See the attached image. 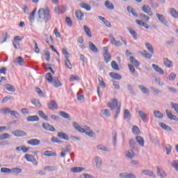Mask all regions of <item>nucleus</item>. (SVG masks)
Instances as JSON below:
<instances>
[{
	"label": "nucleus",
	"instance_id": "1",
	"mask_svg": "<svg viewBox=\"0 0 178 178\" xmlns=\"http://www.w3.org/2000/svg\"><path fill=\"white\" fill-rule=\"evenodd\" d=\"M38 22L40 24H42V23H48L49 22V19H51V15L49 14V10L48 8L44 9L40 8L38 11Z\"/></svg>",
	"mask_w": 178,
	"mask_h": 178
},
{
	"label": "nucleus",
	"instance_id": "2",
	"mask_svg": "<svg viewBox=\"0 0 178 178\" xmlns=\"http://www.w3.org/2000/svg\"><path fill=\"white\" fill-rule=\"evenodd\" d=\"M107 105L108 107L111 108V109H116L117 108L114 118L115 119H118L119 113H120V102L119 103V102H118V99H113L111 102H108Z\"/></svg>",
	"mask_w": 178,
	"mask_h": 178
},
{
	"label": "nucleus",
	"instance_id": "3",
	"mask_svg": "<svg viewBox=\"0 0 178 178\" xmlns=\"http://www.w3.org/2000/svg\"><path fill=\"white\" fill-rule=\"evenodd\" d=\"M108 47H104V54L103 56L104 58V61L106 63H108V62H111L112 60V56L111 55V53L108 51Z\"/></svg>",
	"mask_w": 178,
	"mask_h": 178
},
{
	"label": "nucleus",
	"instance_id": "4",
	"mask_svg": "<svg viewBox=\"0 0 178 178\" xmlns=\"http://www.w3.org/2000/svg\"><path fill=\"white\" fill-rule=\"evenodd\" d=\"M156 16L157 19L162 23V24H164V26H166L167 27L169 26V23H168V21L166 20V18L163 15L161 14H156Z\"/></svg>",
	"mask_w": 178,
	"mask_h": 178
},
{
	"label": "nucleus",
	"instance_id": "5",
	"mask_svg": "<svg viewBox=\"0 0 178 178\" xmlns=\"http://www.w3.org/2000/svg\"><path fill=\"white\" fill-rule=\"evenodd\" d=\"M42 127L47 131H56V129L48 122H44L42 124Z\"/></svg>",
	"mask_w": 178,
	"mask_h": 178
},
{
	"label": "nucleus",
	"instance_id": "6",
	"mask_svg": "<svg viewBox=\"0 0 178 178\" xmlns=\"http://www.w3.org/2000/svg\"><path fill=\"white\" fill-rule=\"evenodd\" d=\"M12 134H13L15 137H25V136H27V133L22 130L13 131Z\"/></svg>",
	"mask_w": 178,
	"mask_h": 178
},
{
	"label": "nucleus",
	"instance_id": "7",
	"mask_svg": "<svg viewBox=\"0 0 178 178\" xmlns=\"http://www.w3.org/2000/svg\"><path fill=\"white\" fill-rule=\"evenodd\" d=\"M142 10L144 13H146L149 16H152V10H151V7L148 5H143L142 7Z\"/></svg>",
	"mask_w": 178,
	"mask_h": 178
},
{
	"label": "nucleus",
	"instance_id": "8",
	"mask_svg": "<svg viewBox=\"0 0 178 178\" xmlns=\"http://www.w3.org/2000/svg\"><path fill=\"white\" fill-rule=\"evenodd\" d=\"M47 106L49 109H51V111H54V109H58V104L55 100H51L50 103L47 104Z\"/></svg>",
	"mask_w": 178,
	"mask_h": 178
},
{
	"label": "nucleus",
	"instance_id": "9",
	"mask_svg": "<svg viewBox=\"0 0 178 178\" xmlns=\"http://www.w3.org/2000/svg\"><path fill=\"white\" fill-rule=\"evenodd\" d=\"M27 143L29 145H33V147H35L37 145H40L41 144V140L38 139H31L28 140Z\"/></svg>",
	"mask_w": 178,
	"mask_h": 178
},
{
	"label": "nucleus",
	"instance_id": "10",
	"mask_svg": "<svg viewBox=\"0 0 178 178\" xmlns=\"http://www.w3.org/2000/svg\"><path fill=\"white\" fill-rule=\"evenodd\" d=\"M56 88L62 87V83L59 81V79L56 76L54 77L53 81L51 82Z\"/></svg>",
	"mask_w": 178,
	"mask_h": 178
},
{
	"label": "nucleus",
	"instance_id": "11",
	"mask_svg": "<svg viewBox=\"0 0 178 178\" xmlns=\"http://www.w3.org/2000/svg\"><path fill=\"white\" fill-rule=\"evenodd\" d=\"M57 137H58V138H60L61 140H65L66 141H69V135L63 132H58L57 134Z\"/></svg>",
	"mask_w": 178,
	"mask_h": 178
},
{
	"label": "nucleus",
	"instance_id": "12",
	"mask_svg": "<svg viewBox=\"0 0 178 178\" xmlns=\"http://www.w3.org/2000/svg\"><path fill=\"white\" fill-rule=\"evenodd\" d=\"M72 124H73V127L75 129V130H76L79 133H84L86 131L84 128H83V127H80V125H79V123L74 122Z\"/></svg>",
	"mask_w": 178,
	"mask_h": 178
},
{
	"label": "nucleus",
	"instance_id": "13",
	"mask_svg": "<svg viewBox=\"0 0 178 178\" xmlns=\"http://www.w3.org/2000/svg\"><path fill=\"white\" fill-rule=\"evenodd\" d=\"M142 173L143 175H145V176H149V177H156L155 174H154V172L149 170H143Z\"/></svg>",
	"mask_w": 178,
	"mask_h": 178
},
{
	"label": "nucleus",
	"instance_id": "14",
	"mask_svg": "<svg viewBox=\"0 0 178 178\" xmlns=\"http://www.w3.org/2000/svg\"><path fill=\"white\" fill-rule=\"evenodd\" d=\"M75 15L76 19L80 20V22L84 19V13H83V12H81L80 10H76Z\"/></svg>",
	"mask_w": 178,
	"mask_h": 178
},
{
	"label": "nucleus",
	"instance_id": "15",
	"mask_svg": "<svg viewBox=\"0 0 178 178\" xmlns=\"http://www.w3.org/2000/svg\"><path fill=\"white\" fill-rule=\"evenodd\" d=\"M109 76L111 79H113V80H122V75L118 73L110 72Z\"/></svg>",
	"mask_w": 178,
	"mask_h": 178
},
{
	"label": "nucleus",
	"instance_id": "16",
	"mask_svg": "<svg viewBox=\"0 0 178 178\" xmlns=\"http://www.w3.org/2000/svg\"><path fill=\"white\" fill-rule=\"evenodd\" d=\"M105 7L108 9V10H113L115 9V6L109 0H106L104 3Z\"/></svg>",
	"mask_w": 178,
	"mask_h": 178
},
{
	"label": "nucleus",
	"instance_id": "17",
	"mask_svg": "<svg viewBox=\"0 0 178 178\" xmlns=\"http://www.w3.org/2000/svg\"><path fill=\"white\" fill-rule=\"evenodd\" d=\"M89 48L92 52H94L95 54H98L99 50L98 48H97V46L92 42H89Z\"/></svg>",
	"mask_w": 178,
	"mask_h": 178
},
{
	"label": "nucleus",
	"instance_id": "18",
	"mask_svg": "<svg viewBox=\"0 0 178 178\" xmlns=\"http://www.w3.org/2000/svg\"><path fill=\"white\" fill-rule=\"evenodd\" d=\"M152 67L155 70V72H157L160 74H165V72H163V70L156 64H152Z\"/></svg>",
	"mask_w": 178,
	"mask_h": 178
},
{
	"label": "nucleus",
	"instance_id": "19",
	"mask_svg": "<svg viewBox=\"0 0 178 178\" xmlns=\"http://www.w3.org/2000/svg\"><path fill=\"white\" fill-rule=\"evenodd\" d=\"M129 60H130L131 63H132V65L134 66H135L136 67H138V66H140V62L138 60H137L136 59V58H134V56H130Z\"/></svg>",
	"mask_w": 178,
	"mask_h": 178
},
{
	"label": "nucleus",
	"instance_id": "20",
	"mask_svg": "<svg viewBox=\"0 0 178 178\" xmlns=\"http://www.w3.org/2000/svg\"><path fill=\"white\" fill-rule=\"evenodd\" d=\"M4 87L7 91H9V92H15L16 91V88H15V86H12L10 83H7L4 85Z\"/></svg>",
	"mask_w": 178,
	"mask_h": 178
},
{
	"label": "nucleus",
	"instance_id": "21",
	"mask_svg": "<svg viewBox=\"0 0 178 178\" xmlns=\"http://www.w3.org/2000/svg\"><path fill=\"white\" fill-rule=\"evenodd\" d=\"M85 168L83 167H74L71 168L70 172H72V173H80L83 172V170H85Z\"/></svg>",
	"mask_w": 178,
	"mask_h": 178
},
{
	"label": "nucleus",
	"instance_id": "22",
	"mask_svg": "<svg viewBox=\"0 0 178 178\" xmlns=\"http://www.w3.org/2000/svg\"><path fill=\"white\" fill-rule=\"evenodd\" d=\"M128 67L132 74L135 76V77H138V72H136V68H134V65L129 64L128 65Z\"/></svg>",
	"mask_w": 178,
	"mask_h": 178
},
{
	"label": "nucleus",
	"instance_id": "23",
	"mask_svg": "<svg viewBox=\"0 0 178 178\" xmlns=\"http://www.w3.org/2000/svg\"><path fill=\"white\" fill-rule=\"evenodd\" d=\"M157 175L159 177L165 178L166 177V172L163 170L161 169L159 167H157Z\"/></svg>",
	"mask_w": 178,
	"mask_h": 178
},
{
	"label": "nucleus",
	"instance_id": "24",
	"mask_svg": "<svg viewBox=\"0 0 178 178\" xmlns=\"http://www.w3.org/2000/svg\"><path fill=\"white\" fill-rule=\"evenodd\" d=\"M159 126H160V127L163 128V130H165L166 131H172V127L166 125V124L163 123V122H159Z\"/></svg>",
	"mask_w": 178,
	"mask_h": 178
},
{
	"label": "nucleus",
	"instance_id": "25",
	"mask_svg": "<svg viewBox=\"0 0 178 178\" xmlns=\"http://www.w3.org/2000/svg\"><path fill=\"white\" fill-rule=\"evenodd\" d=\"M127 30L131 33L134 40H137V32L136 31L133 30L131 27H127Z\"/></svg>",
	"mask_w": 178,
	"mask_h": 178
},
{
	"label": "nucleus",
	"instance_id": "26",
	"mask_svg": "<svg viewBox=\"0 0 178 178\" xmlns=\"http://www.w3.org/2000/svg\"><path fill=\"white\" fill-rule=\"evenodd\" d=\"M27 122H38L40 118L37 115H29L26 118Z\"/></svg>",
	"mask_w": 178,
	"mask_h": 178
},
{
	"label": "nucleus",
	"instance_id": "27",
	"mask_svg": "<svg viewBox=\"0 0 178 178\" xmlns=\"http://www.w3.org/2000/svg\"><path fill=\"white\" fill-rule=\"evenodd\" d=\"M134 151H136V149H132L128 150L126 154L127 158H129V159H133V158H134V156H136L134 154Z\"/></svg>",
	"mask_w": 178,
	"mask_h": 178
},
{
	"label": "nucleus",
	"instance_id": "28",
	"mask_svg": "<svg viewBox=\"0 0 178 178\" xmlns=\"http://www.w3.org/2000/svg\"><path fill=\"white\" fill-rule=\"evenodd\" d=\"M111 43L113 45H115V47H122L123 45V44H122L120 42V41L116 40V39L113 38V39H111Z\"/></svg>",
	"mask_w": 178,
	"mask_h": 178
},
{
	"label": "nucleus",
	"instance_id": "29",
	"mask_svg": "<svg viewBox=\"0 0 178 178\" xmlns=\"http://www.w3.org/2000/svg\"><path fill=\"white\" fill-rule=\"evenodd\" d=\"M138 88L142 91L143 94H147V95H149V90L145 86L143 85L138 86Z\"/></svg>",
	"mask_w": 178,
	"mask_h": 178
},
{
	"label": "nucleus",
	"instance_id": "30",
	"mask_svg": "<svg viewBox=\"0 0 178 178\" xmlns=\"http://www.w3.org/2000/svg\"><path fill=\"white\" fill-rule=\"evenodd\" d=\"M120 177H122V178H136V175H134V174L121 173V174H120Z\"/></svg>",
	"mask_w": 178,
	"mask_h": 178
},
{
	"label": "nucleus",
	"instance_id": "31",
	"mask_svg": "<svg viewBox=\"0 0 178 178\" xmlns=\"http://www.w3.org/2000/svg\"><path fill=\"white\" fill-rule=\"evenodd\" d=\"M24 158L28 162H35V159L34 158V156L31 154H26L24 156Z\"/></svg>",
	"mask_w": 178,
	"mask_h": 178
},
{
	"label": "nucleus",
	"instance_id": "32",
	"mask_svg": "<svg viewBox=\"0 0 178 178\" xmlns=\"http://www.w3.org/2000/svg\"><path fill=\"white\" fill-rule=\"evenodd\" d=\"M95 162L97 168H101V165H102V159L99 156H96L95 157Z\"/></svg>",
	"mask_w": 178,
	"mask_h": 178
},
{
	"label": "nucleus",
	"instance_id": "33",
	"mask_svg": "<svg viewBox=\"0 0 178 178\" xmlns=\"http://www.w3.org/2000/svg\"><path fill=\"white\" fill-rule=\"evenodd\" d=\"M44 170L47 172H54L55 170H58V167L56 166H45L44 168Z\"/></svg>",
	"mask_w": 178,
	"mask_h": 178
},
{
	"label": "nucleus",
	"instance_id": "34",
	"mask_svg": "<svg viewBox=\"0 0 178 178\" xmlns=\"http://www.w3.org/2000/svg\"><path fill=\"white\" fill-rule=\"evenodd\" d=\"M136 140L140 147H144V138L143 137L138 136L136 137Z\"/></svg>",
	"mask_w": 178,
	"mask_h": 178
},
{
	"label": "nucleus",
	"instance_id": "35",
	"mask_svg": "<svg viewBox=\"0 0 178 178\" xmlns=\"http://www.w3.org/2000/svg\"><path fill=\"white\" fill-rule=\"evenodd\" d=\"M0 113H1V115H8V113H10V108L6 107L0 109Z\"/></svg>",
	"mask_w": 178,
	"mask_h": 178
},
{
	"label": "nucleus",
	"instance_id": "36",
	"mask_svg": "<svg viewBox=\"0 0 178 178\" xmlns=\"http://www.w3.org/2000/svg\"><path fill=\"white\" fill-rule=\"evenodd\" d=\"M44 156H56V152H52V151L47 150L43 153Z\"/></svg>",
	"mask_w": 178,
	"mask_h": 178
},
{
	"label": "nucleus",
	"instance_id": "37",
	"mask_svg": "<svg viewBox=\"0 0 178 178\" xmlns=\"http://www.w3.org/2000/svg\"><path fill=\"white\" fill-rule=\"evenodd\" d=\"M45 79L49 83H52V81H54V76H52V74L51 72L46 74Z\"/></svg>",
	"mask_w": 178,
	"mask_h": 178
},
{
	"label": "nucleus",
	"instance_id": "38",
	"mask_svg": "<svg viewBox=\"0 0 178 178\" xmlns=\"http://www.w3.org/2000/svg\"><path fill=\"white\" fill-rule=\"evenodd\" d=\"M128 90L129 91L131 95H136L137 92L134 89L133 85L128 84L127 85Z\"/></svg>",
	"mask_w": 178,
	"mask_h": 178
},
{
	"label": "nucleus",
	"instance_id": "39",
	"mask_svg": "<svg viewBox=\"0 0 178 178\" xmlns=\"http://www.w3.org/2000/svg\"><path fill=\"white\" fill-rule=\"evenodd\" d=\"M80 7L82 8V9H85L86 10H88V11L91 10V6L86 3H81Z\"/></svg>",
	"mask_w": 178,
	"mask_h": 178
},
{
	"label": "nucleus",
	"instance_id": "40",
	"mask_svg": "<svg viewBox=\"0 0 178 178\" xmlns=\"http://www.w3.org/2000/svg\"><path fill=\"white\" fill-rule=\"evenodd\" d=\"M38 115L40 118H42V119H44V120H46V122H48V116L45 115V113L44 111H39Z\"/></svg>",
	"mask_w": 178,
	"mask_h": 178
},
{
	"label": "nucleus",
	"instance_id": "41",
	"mask_svg": "<svg viewBox=\"0 0 178 178\" xmlns=\"http://www.w3.org/2000/svg\"><path fill=\"white\" fill-rule=\"evenodd\" d=\"M132 131H133L134 134H135L136 136H138V134H140V133H141V131H140V128H138V127H137V126L133 127Z\"/></svg>",
	"mask_w": 178,
	"mask_h": 178
},
{
	"label": "nucleus",
	"instance_id": "42",
	"mask_svg": "<svg viewBox=\"0 0 178 178\" xmlns=\"http://www.w3.org/2000/svg\"><path fill=\"white\" fill-rule=\"evenodd\" d=\"M8 138H10V135L8 133H4L0 135V141H2L3 140H6Z\"/></svg>",
	"mask_w": 178,
	"mask_h": 178
},
{
	"label": "nucleus",
	"instance_id": "43",
	"mask_svg": "<svg viewBox=\"0 0 178 178\" xmlns=\"http://www.w3.org/2000/svg\"><path fill=\"white\" fill-rule=\"evenodd\" d=\"M164 65L166 66V67H172V62L168 58H164L163 59Z\"/></svg>",
	"mask_w": 178,
	"mask_h": 178
},
{
	"label": "nucleus",
	"instance_id": "44",
	"mask_svg": "<svg viewBox=\"0 0 178 178\" xmlns=\"http://www.w3.org/2000/svg\"><path fill=\"white\" fill-rule=\"evenodd\" d=\"M154 115L155 118H157L158 119H162L163 118V114H162L159 111H154Z\"/></svg>",
	"mask_w": 178,
	"mask_h": 178
},
{
	"label": "nucleus",
	"instance_id": "45",
	"mask_svg": "<svg viewBox=\"0 0 178 178\" xmlns=\"http://www.w3.org/2000/svg\"><path fill=\"white\" fill-rule=\"evenodd\" d=\"M59 115L60 116H62V118H63L64 119H69V118H70V114L65 111H60Z\"/></svg>",
	"mask_w": 178,
	"mask_h": 178
},
{
	"label": "nucleus",
	"instance_id": "46",
	"mask_svg": "<svg viewBox=\"0 0 178 178\" xmlns=\"http://www.w3.org/2000/svg\"><path fill=\"white\" fill-rule=\"evenodd\" d=\"M83 30L87 35H88L90 38L92 37V35L91 34V30H90L87 26H83Z\"/></svg>",
	"mask_w": 178,
	"mask_h": 178
},
{
	"label": "nucleus",
	"instance_id": "47",
	"mask_svg": "<svg viewBox=\"0 0 178 178\" xmlns=\"http://www.w3.org/2000/svg\"><path fill=\"white\" fill-rule=\"evenodd\" d=\"M97 148V149H99L100 151H105L106 152H109V149H108L104 145H98Z\"/></svg>",
	"mask_w": 178,
	"mask_h": 178
},
{
	"label": "nucleus",
	"instance_id": "48",
	"mask_svg": "<svg viewBox=\"0 0 178 178\" xmlns=\"http://www.w3.org/2000/svg\"><path fill=\"white\" fill-rule=\"evenodd\" d=\"M111 67L114 69V70H120L119 65H118V63H116L115 60L111 62Z\"/></svg>",
	"mask_w": 178,
	"mask_h": 178
},
{
	"label": "nucleus",
	"instance_id": "49",
	"mask_svg": "<svg viewBox=\"0 0 178 178\" xmlns=\"http://www.w3.org/2000/svg\"><path fill=\"white\" fill-rule=\"evenodd\" d=\"M98 80H99V86L102 87V88H105V87H106V84L104 81V79L102 78V76H99Z\"/></svg>",
	"mask_w": 178,
	"mask_h": 178
},
{
	"label": "nucleus",
	"instance_id": "50",
	"mask_svg": "<svg viewBox=\"0 0 178 178\" xmlns=\"http://www.w3.org/2000/svg\"><path fill=\"white\" fill-rule=\"evenodd\" d=\"M139 116L143 122H145V119H147V114H145L144 111H139Z\"/></svg>",
	"mask_w": 178,
	"mask_h": 178
},
{
	"label": "nucleus",
	"instance_id": "51",
	"mask_svg": "<svg viewBox=\"0 0 178 178\" xmlns=\"http://www.w3.org/2000/svg\"><path fill=\"white\" fill-rule=\"evenodd\" d=\"M145 47L150 54H154V47L151 44L145 43Z\"/></svg>",
	"mask_w": 178,
	"mask_h": 178
},
{
	"label": "nucleus",
	"instance_id": "52",
	"mask_svg": "<svg viewBox=\"0 0 178 178\" xmlns=\"http://www.w3.org/2000/svg\"><path fill=\"white\" fill-rule=\"evenodd\" d=\"M150 90L156 95H159V94H162V91L159 90L158 88H154V87H150Z\"/></svg>",
	"mask_w": 178,
	"mask_h": 178
},
{
	"label": "nucleus",
	"instance_id": "53",
	"mask_svg": "<svg viewBox=\"0 0 178 178\" xmlns=\"http://www.w3.org/2000/svg\"><path fill=\"white\" fill-rule=\"evenodd\" d=\"M17 62L19 66H23V65H24V58L22 56H19L17 58Z\"/></svg>",
	"mask_w": 178,
	"mask_h": 178
},
{
	"label": "nucleus",
	"instance_id": "54",
	"mask_svg": "<svg viewBox=\"0 0 178 178\" xmlns=\"http://www.w3.org/2000/svg\"><path fill=\"white\" fill-rule=\"evenodd\" d=\"M44 52L45 56H47L46 60L47 62H50L51 61V53H49V51H48V49L44 50Z\"/></svg>",
	"mask_w": 178,
	"mask_h": 178
},
{
	"label": "nucleus",
	"instance_id": "55",
	"mask_svg": "<svg viewBox=\"0 0 178 178\" xmlns=\"http://www.w3.org/2000/svg\"><path fill=\"white\" fill-rule=\"evenodd\" d=\"M31 102L35 105V106H37V108H41V103H40V100L34 99Z\"/></svg>",
	"mask_w": 178,
	"mask_h": 178
},
{
	"label": "nucleus",
	"instance_id": "56",
	"mask_svg": "<svg viewBox=\"0 0 178 178\" xmlns=\"http://www.w3.org/2000/svg\"><path fill=\"white\" fill-rule=\"evenodd\" d=\"M131 117V114H130V111L128 109H125L124 111V119H129V118Z\"/></svg>",
	"mask_w": 178,
	"mask_h": 178
},
{
	"label": "nucleus",
	"instance_id": "57",
	"mask_svg": "<svg viewBox=\"0 0 178 178\" xmlns=\"http://www.w3.org/2000/svg\"><path fill=\"white\" fill-rule=\"evenodd\" d=\"M170 105H171L172 109H174V111H175V112L178 115V104L177 103L171 102Z\"/></svg>",
	"mask_w": 178,
	"mask_h": 178
},
{
	"label": "nucleus",
	"instance_id": "58",
	"mask_svg": "<svg viewBox=\"0 0 178 178\" xmlns=\"http://www.w3.org/2000/svg\"><path fill=\"white\" fill-rule=\"evenodd\" d=\"M11 173H16L19 175V173H22V169L19 168H13L11 169Z\"/></svg>",
	"mask_w": 178,
	"mask_h": 178
},
{
	"label": "nucleus",
	"instance_id": "59",
	"mask_svg": "<svg viewBox=\"0 0 178 178\" xmlns=\"http://www.w3.org/2000/svg\"><path fill=\"white\" fill-rule=\"evenodd\" d=\"M129 145L132 149H137L136 147V140L134 139H131L129 140Z\"/></svg>",
	"mask_w": 178,
	"mask_h": 178
},
{
	"label": "nucleus",
	"instance_id": "60",
	"mask_svg": "<svg viewBox=\"0 0 178 178\" xmlns=\"http://www.w3.org/2000/svg\"><path fill=\"white\" fill-rule=\"evenodd\" d=\"M139 17H140L142 20H145L146 22H148V20H149V17L147 16L145 14L143 13L139 14Z\"/></svg>",
	"mask_w": 178,
	"mask_h": 178
},
{
	"label": "nucleus",
	"instance_id": "61",
	"mask_svg": "<svg viewBox=\"0 0 178 178\" xmlns=\"http://www.w3.org/2000/svg\"><path fill=\"white\" fill-rule=\"evenodd\" d=\"M170 13L173 17H175V19H178V13L175 10V8L171 9Z\"/></svg>",
	"mask_w": 178,
	"mask_h": 178
},
{
	"label": "nucleus",
	"instance_id": "62",
	"mask_svg": "<svg viewBox=\"0 0 178 178\" xmlns=\"http://www.w3.org/2000/svg\"><path fill=\"white\" fill-rule=\"evenodd\" d=\"M51 141H52L53 143H56V144H63V141H62V140L58 139V138H56V137H55V136L52 137Z\"/></svg>",
	"mask_w": 178,
	"mask_h": 178
},
{
	"label": "nucleus",
	"instance_id": "63",
	"mask_svg": "<svg viewBox=\"0 0 178 178\" xmlns=\"http://www.w3.org/2000/svg\"><path fill=\"white\" fill-rule=\"evenodd\" d=\"M1 173H11V169L8 168H1Z\"/></svg>",
	"mask_w": 178,
	"mask_h": 178
},
{
	"label": "nucleus",
	"instance_id": "64",
	"mask_svg": "<svg viewBox=\"0 0 178 178\" xmlns=\"http://www.w3.org/2000/svg\"><path fill=\"white\" fill-rule=\"evenodd\" d=\"M172 168H175V170L178 172V161L175 160L172 163Z\"/></svg>",
	"mask_w": 178,
	"mask_h": 178
}]
</instances>
